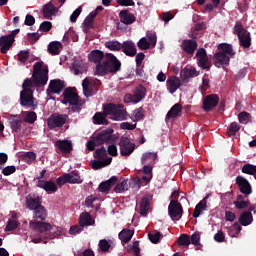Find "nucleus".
I'll return each mask as SVG.
<instances>
[{"label": "nucleus", "mask_w": 256, "mask_h": 256, "mask_svg": "<svg viewBox=\"0 0 256 256\" xmlns=\"http://www.w3.org/2000/svg\"><path fill=\"white\" fill-rule=\"evenodd\" d=\"M32 78H26L22 84L20 97H33L36 87H43L49 81V69L43 68V62H36L33 66Z\"/></svg>", "instance_id": "nucleus-1"}, {"label": "nucleus", "mask_w": 256, "mask_h": 256, "mask_svg": "<svg viewBox=\"0 0 256 256\" xmlns=\"http://www.w3.org/2000/svg\"><path fill=\"white\" fill-rule=\"evenodd\" d=\"M121 71V61L113 53H106L105 60L96 65L94 75L105 77V75H115Z\"/></svg>", "instance_id": "nucleus-2"}, {"label": "nucleus", "mask_w": 256, "mask_h": 256, "mask_svg": "<svg viewBox=\"0 0 256 256\" xmlns=\"http://www.w3.org/2000/svg\"><path fill=\"white\" fill-rule=\"evenodd\" d=\"M231 57H235V50H233V45L221 43L218 45V52L213 56V63L215 67L221 68L224 65H229Z\"/></svg>", "instance_id": "nucleus-3"}, {"label": "nucleus", "mask_w": 256, "mask_h": 256, "mask_svg": "<svg viewBox=\"0 0 256 256\" xmlns=\"http://www.w3.org/2000/svg\"><path fill=\"white\" fill-rule=\"evenodd\" d=\"M103 111L106 115H111L113 121H125L127 119V110H125L123 104H105L103 105Z\"/></svg>", "instance_id": "nucleus-4"}, {"label": "nucleus", "mask_w": 256, "mask_h": 256, "mask_svg": "<svg viewBox=\"0 0 256 256\" xmlns=\"http://www.w3.org/2000/svg\"><path fill=\"white\" fill-rule=\"evenodd\" d=\"M29 225L30 229L39 231V233H45L49 231L50 234L48 235V239H55V237H59V235H61V228L53 226L47 222L30 221Z\"/></svg>", "instance_id": "nucleus-5"}, {"label": "nucleus", "mask_w": 256, "mask_h": 256, "mask_svg": "<svg viewBox=\"0 0 256 256\" xmlns=\"http://www.w3.org/2000/svg\"><path fill=\"white\" fill-rule=\"evenodd\" d=\"M113 129L108 128L99 132L92 140L87 142L88 151H95L96 147L103 145V143H109L112 139Z\"/></svg>", "instance_id": "nucleus-6"}, {"label": "nucleus", "mask_w": 256, "mask_h": 256, "mask_svg": "<svg viewBox=\"0 0 256 256\" xmlns=\"http://www.w3.org/2000/svg\"><path fill=\"white\" fill-rule=\"evenodd\" d=\"M99 87H101V80L97 78L86 77L82 81L84 97H93V95H96L97 91H99Z\"/></svg>", "instance_id": "nucleus-7"}, {"label": "nucleus", "mask_w": 256, "mask_h": 256, "mask_svg": "<svg viewBox=\"0 0 256 256\" xmlns=\"http://www.w3.org/2000/svg\"><path fill=\"white\" fill-rule=\"evenodd\" d=\"M234 31L238 37L240 47H243V49H249V47H251V33L243 27L241 22H237L235 24Z\"/></svg>", "instance_id": "nucleus-8"}, {"label": "nucleus", "mask_w": 256, "mask_h": 256, "mask_svg": "<svg viewBox=\"0 0 256 256\" xmlns=\"http://www.w3.org/2000/svg\"><path fill=\"white\" fill-rule=\"evenodd\" d=\"M67 123V115L54 113L47 119L48 128L53 129L61 128Z\"/></svg>", "instance_id": "nucleus-9"}, {"label": "nucleus", "mask_w": 256, "mask_h": 256, "mask_svg": "<svg viewBox=\"0 0 256 256\" xmlns=\"http://www.w3.org/2000/svg\"><path fill=\"white\" fill-rule=\"evenodd\" d=\"M168 215L172 221H179L183 217V205L177 200H171L168 206Z\"/></svg>", "instance_id": "nucleus-10"}, {"label": "nucleus", "mask_w": 256, "mask_h": 256, "mask_svg": "<svg viewBox=\"0 0 256 256\" xmlns=\"http://www.w3.org/2000/svg\"><path fill=\"white\" fill-rule=\"evenodd\" d=\"M120 155L122 157H129L135 151V144L127 137H122L119 142Z\"/></svg>", "instance_id": "nucleus-11"}, {"label": "nucleus", "mask_w": 256, "mask_h": 256, "mask_svg": "<svg viewBox=\"0 0 256 256\" xmlns=\"http://www.w3.org/2000/svg\"><path fill=\"white\" fill-rule=\"evenodd\" d=\"M65 87V81L61 79H54L50 81L46 93L47 95H59V93H61Z\"/></svg>", "instance_id": "nucleus-12"}, {"label": "nucleus", "mask_w": 256, "mask_h": 256, "mask_svg": "<svg viewBox=\"0 0 256 256\" xmlns=\"http://www.w3.org/2000/svg\"><path fill=\"white\" fill-rule=\"evenodd\" d=\"M236 185H238L240 193H242L246 197L253 193V187L251 186V183H249V180H247L243 176L236 177Z\"/></svg>", "instance_id": "nucleus-13"}, {"label": "nucleus", "mask_w": 256, "mask_h": 256, "mask_svg": "<svg viewBox=\"0 0 256 256\" xmlns=\"http://www.w3.org/2000/svg\"><path fill=\"white\" fill-rule=\"evenodd\" d=\"M196 57L198 58V65L201 69H211V62H209V57H207V50L205 48H200L197 50Z\"/></svg>", "instance_id": "nucleus-14"}, {"label": "nucleus", "mask_w": 256, "mask_h": 256, "mask_svg": "<svg viewBox=\"0 0 256 256\" xmlns=\"http://www.w3.org/2000/svg\"><path fill=\"white\" fill-rule=\"evenodd\" d=\"M219 105V97H203L202 98V109L206 113H209Z\"/></svg>", "instance_id": "nucleus-15"}, {"label": "nucleus", "mask_w": 256, "mask_h": 256, "mask_svg": "<svg viewBox=\"0 0 256 256\" xmlns=\"http://www.w3.org/2000/svg\"><path fill=\"white\" fill-rule=\"evenodd\" d=\"M87 62L83 60H74L70 66V71L74 73V75H83V73H87Z\"/></svg>", "instance_id": "nucleus-16"}, {"label": "nucleus", "mask_w": 256, "mask_h": 256, "mask_svg": "<svg viewBox=\"0 0 256 256\" xmlns=\"http://www.w3.org/2000/svg\"><path fill=\"white\" fill-rule=\"evenodd\" d=\"M151 201H153V195L147 194L143 196L140 202V215L145 217L149 213V209H151Z\"/></svg>", "instance_id": "nucleus-17"}, {"label": "nucleus", "mask_w": 256, "mask_h": 256, "mask_svg": "<svg viewBox=\"0 0 256 256\" xmlns=\"http://www.w3.org/2000/svg\"><path fill=\"white\" fill-rule=\"evenodd\" d=\"M180 77L183 83H189V79H193V77H199V71L193 67L184 68L180 72Z\"/></svg>", "instance_id": "nucleus-18"}, {"label": "nucleus", "mask_w": 256, "mask_h": 256, "mask_svg": "<svg viewBox=\"0 0 256 256\" xmlns=\"http://www.w3.org/2000/svg\"><path fill=\"white\" fill-rule=\"evenodd\" d=\"M36 186L46 191V193H55L57 191V184L51 180H38Z\"/></svg>", "instance_id": "nucleus-19"}, {"label": "nucleus", "mask_w": 256, "mask_h": 256, "mask_svg": "<svg viewBox=\"0 0 256 256\" xmlns=\"http://www.w3.org/2000/svg\"><path fill=\"white\" fill-rule=\"evenodd\" d=\"M55 147H57L59 151L65 155H69V153L73 151V143H71L70 140H57Z\"/></svg>", "instance_id": "nucleus-20"}, {"label": "nucleus", "mask_w": 256, "mask_h": 256, "mask_svg": "<svg viewBox=\"0 0 256 256\" xmlns=\"http://www.w3.org/2000/svg\"><path fill=\"white\" fill-rule=\"evenodd\" d=\"M119 17H120V22L123 23L124 25H133V23L137 21V18L135 17V15L129 12V10L120 11Z\"/></svg>", "instance_id": "nucleus-21"}, {"label": "nucleus", "mask_w": 256, "mask_h": 256, "mask_svg": "<svg viewBox=\"0 0 256 256\" xmlns=\"http://www.w3.org/2000/svg\"><path fill=\"white\" fill-rule=\"evenodd\" d=\"M181 47L183 51L187 53V55H193V53L197 51L198 44L195 40H184L181 44Z\"/></svg>", "instance_id": "nucleus-22"}, {"label": "nucleus", "mask_w": 256, "mask_h": 256, "mask_svg": "<svg viewBox=\"0 0 256 256\" xmlns=\"http://www.w3.org/2000/svg\"><path fill=\"white\" fill-rule=\"evenodd\" d=\"M104 58L105 53L101 50H92L88 54V61H90V63H95L96 65H99V63H103Z\"/></svg>", "instance_id": "nucleus-23"}, {"label": "nucleus", "mask_w": 256, "mask_h": 256, "mask_svg": "<svg viewBox=\"0 0 256 256\" xmlns=\"http://www.w3.org/2000/svg\"><path fill=\"white\" fill-rule=\"evenodd\" d=\"M122 51L127 55V57H135V55H137V47L133 41L123 42Z\"/></svg>", "instance_id": "nucleus-24"}, {"label": "nucleus", "mask_w": 256, "mask_h": 256, "mask_svg": "<svg viewBox=\"0 0 256 256\" xmlns=\"http://www.w3.org/2000/svg\"><path fill=\"white\" fill-rule=\"evenodd\" d=\"M62 103L64 105H70L73 107V109H81L82 105L85 103V101L81 100L79 97H64L62 100Z\"/></svg>", "instance_id": "nucleus-25"}, {"label": "nucleus", "mask_w": 256, "mask_h": 256, "mask_svg": "<svg viewBox=\"0 0 256 256\" xmlns=\"http://www.w3.org/2000/svg\"><path fill=\"white\" fill-rule=\"evenodd\" d=\"M13 40H11L7 35L0 37V52L5 55L13 47Z\"/></svg>", "instance_id": "nucleus-26"}, {"label": "nucleus", "mask_w": 256, "mask_h": 256, "mask_svg": "<svg viewBox=\"0 0 256 256\" xmlns=\"http://www.w3.org/2000/svg\"><path fill=\"white\" fill-rule=\"evenodd\" d=\"M119 181V178L116 176H112L109 180L100 183L98 189L100 193H107V191H111V187L115 185Z\"/></svg>", "instance_id": "nucleus-27"}, {"label": "nucleus", "mask_w": 256, "mask_h": 256, "mask_svg": "<svg viewBox=\"0 0 256 256\" xmlns=\"http://www.w3.org/2000/svg\"><path fill=\"white\" fill-rule=\"evenodd\" d=\"M79 225L85 229V227H90V225H95V220L91 217L88 212H83L79 217Z\"/></svg>", "instance_id": "nucleus-28"}, {"label": "nucleus", "mask_w": 256, "mask_h": 256, "mask_svg": "<svg viewBox=\"0 0 256 256\" xmlns=\"http://www.w3.org/2000/svg\"><path fill=\"white\" fill-rule=\"evenodd\" d=\"M180 87H181V80L176 76H171L167 80V89L169 93H172V94L175 93V91H177V89H179Z\"/></svg>", "instance_id": "nucleus-29"}, {"label": "nucleus", "mask_w": 256, "mask_h": 256, "mask_svg": "<svg viewBox=\"0 0 256 256\" xmlns=\"http://www.w3.org/2000/svg\"><path fill=\"white\" fill-rule=\"evenodd\" d=\"M41 197L35 196V197H27L26 198V205L27 208L30 209V211H35L39 207H41Z\"/></svg>", "instance_id": "nucleus-30"}, {"label": "nucleus", "mask_w": 256, "mask_h": 256, "mask_svg": "<svg viewBox=\"0 0 256 256\" xmlns=\"http://www.w3.org/2000/svg\"><path fill=\"white\" fill-rule=\"evenodd\" d=\"M239 223L243 227H247L253 223V214L251 211H243L239 216Z\"/></svg>", "instance_id": "nucleus-31"}, {"label": "nucleus", "mask_w": 256, "mask_h": 256, "mask_svg": "<svg viewBox=\"0 0 256 256\" xmlns=\"http://www.w3.org/2000/svg\"><path fill=\"white\" fill-rule=\"evenodd\" d=\"M205 29H207V24L205 22L196 23L195 27L191 29L189 37L192 39H199V37H201V35H199V31H205Z\"/></svg>", "instance_id": "nucleus-32"}, {"label": "nucleus", "mask_w": 256, "mask_h": 256, "mask_svg": "<svg viewBox=\"0 0 256 256\" xmlns=\"http://www.w3.org/2000/svg\"><path fill=\"white\" fill-rule=\"evenodd\" d=\"M107 115L105 113V110H103V113L101 112H96L95 115L93 116V121L95 125H109V120L107 119Z\"/></svg>", "instance_id": "nucleus-33"}, {"label": "nucleus", "mask_w": 256, "mask_h": 256, "mask_svg": "<svg viewBox=\"0 0 256 256\" xmlns=\"http://www.w3.org/2000/svg\"><path fill=\"white\" fill-rule=\"evenodd\" d=\"M56 11H57V7H55V5H53L51 2L44 5L43 7L44 19H52Z\"/></svg>", "instance_id": "nucleus-34"}, {"label": "nucleus", "mask_w": 256, "mask_h": 256, "mask_svg": "<svg viewBox=\"0 0 256 256\" xmlns=\"http://www.w3.org/2000/svg\"><path fill=\"white\" fill-rule=\"evenodd\" d=\"M9 121L12 131L19 133L21 131V125H23V120L19 116H11Z\"/></svg>", "instance_id": "nucleus-35"}, {"label": "nucleus", "mask_w": 256, "mask_h": 256, "mask_svg": "<svg viewBox=\"0 0 256 256\" xmlns=\"http://www.w3.org/2000/svg\"><path fill=\"white\" fill-rule=\"evenodd\" d=\"M181 111H183V106L179 103H176L168 111L166 119H176V117H179V113H181Z\"/></svg>", "instance_id": "nucleus-36"}, {"label": "nucleus", "mask_w": 256, "mask_h": 256, "mask_svg": "<svg viewBox=\"0 0 256 256\" xmlns=\"http://www.w3.org/2000/svg\"><path fill=\"white\" fill-rule=\"evenodd\" d=\"M133 235H135L133 230L125 228L118 234V237L122 243H129L130 239H133Z\"/></svg>", "instance_id": "nucleus-37"}, {"label": "nucleus", "mask_w": 256, "mask_h": 256, "mask_svg": "<svg viewBox=\"0 0 256 256\" xmlns=\"http://www.w3.org/2000/svg\"><path fill=\"white\" fill-rule=\"evenodd\" d=\"M61 49H63V44L58 41L51 42L48 45V53H50V55H59L61 53Z\"/></svg>", "instance_id": "nucleus-38"}, {"label": "nucleus", "mask_w": 256, "mask_h": 256, "mask_svg": "<svg viewBox=\"0 0 256 256\" xmlns=\"http://www.w3.org/2000/svg\"><path fill=\"white\" fill-rule=\"evenodd\" d=\"M34 219H40V221H45L47 219V210L45 206L41 205L36 210H34L33 214Z\"/></svg>", "instance_id": "nucleus-39"}, {"label": "nucleus", "mask_w": 256, "mask_h": 256, "mask_svg": "<svg viewBox=\"0 0 256 256\" xmlns=\"http://www.w3.org/2000/svg\"><path fill=\"white\" fill-rule=\"evenodd\" d=\"M207 209V198H204L202 201H200L195 209H194V213H193V217L194 219H197V217H199V215H201L202 211H205Z\"/></svg>", "instance_id": "nucleus-40"}, {"label": "nucleus", "mask_w": 256, "mask_h": 256, "mask_svg": "<svg viewBox=\"0 0 256 256\" xmlns=\"http://www.w3.org/2000/svg\"><path fill=\"white\" fill-rule=\"evenodd\" d=\"M106 49H109V51H121L123 49V44H121L117 40H110L105 43Z\"/></svg>", "instance_id": "nucleus-41"}, {"label": "nucleus", "mask_w": 256, "mask_h": 256, "mask_svg": "<svg viewBox=\"0 0 256 256\" xmlns=\"http://www.w3.org/2000/svg\"><path fill=\"white\" fill-rule=\"evenodd\" d=\"M141 161L143 165L147 163H155V161H157V153L155 152L144 153L141 158Z\"/></svg>", "instance_id": "nucleus-42"}, {"label": "nucleus", "mask_w": 256, "mask_h": 256, "mask_svg": "<svg viewBox=\"0 0 256 256\" xmlns=\"http://www.w3.org/2000/svg\"><path fill=\"white\" fill-rule=\"evenodd\" d=\"M69 176L68 178V183L71 184H81L83 183V179H81V176L79 175V172L73 171L71 173L66 174Z\"/></svg>", "instance_id": "nucleus-43"}, {"label": "nucleus", "mask_w": 256, "mask_h": 256, "mask_svg": "<svg viewBox=\"0 0 256 256\" xmlns=\"http://www.w3.org/2000/svg\"><path fill=\"white\" fill-rule=\"evenodd\" d=\"M177 243L180 247H189L191 245V237L188 234H181L177 239Z\"/></svg>", "instance_id": "nucleus-44"}, {"label": "nucleus", "mask_w": 256, "mask_h": 256, "mask_svg": "<svg viewBox=\"0 0 256 256\" xmlns=\"http://www.w3.org/2000/svg\"><path fill=\"white\" fill-rule=\"evenodd\" d=\"M148 239L153 243L154 245H157L163 239V234L159 231H154L148 234Z\"/></svg>", "instance_id": "nucleus-45"}, {"label": "nucleus", "mask_w": 256, "mask_h": 256, "mask_svg": "<svg viewBox=\"0 0 256 256\" xmlns=\"http://www.w3.org/2000/svg\"><path fill=\"white\" fill-rule=\"evenodd\" d=\"M147 95V89L143 85L136 87L134 95L126 94L125 97H145Z\"/></svg>", "instance_id": "nucleus-46"}, {"label": "nucleus", "mask_w": 256, "mask_h": 256, "mask_svg": "<svg viewBox=\"0 0 256 256\" xmlns=\"http://www.w3.org/2000/svg\"><path fill=\"white\" fill-rule=\"evenodd\" d=\"M242 173H245L246 175H254V179L256 180V166L253 164H245L242 167Z\"/></svg>", "instance_id": "nucleus-47"}, {"label": "nucleus", "mask_w": 256, "mask_h": 256, "mask_svg": "<svg viewBox=\"0 0 256 256\" xmlns=\"http://www.w3.org/2000/svg\"><path fill=\"white\" fill-rule=\"evenodd\" d=\"M238 120H239V123H241L242 125H247V123L251 121V114L245 111L240 112L238 114Z\"/></svg>", "instance_id": "nucleus-48"}, {"label": "nucleus", "mask_w": 256, "mask_h": 256, "mask_svg": "<svg viewBox=\"0 0 256 256\" xmlns=\"http://www.w3.org/2000/svg\"><path fill=\"white\" fill-rule=\"evenodd\" d=\"M62 97H79V94L77 93V88L75 87L64 88Z\"/></svg>", "instance_id": "nucleus-49"}, {"label": "nucleus", "mask_w": 256, "mask_h": 256, "mask_svg": "<svg viewBox=\"0 0 256 256\" xmlns=\"http://www.w3.org/2000/svg\"><path fill=\"white\" fill-rule=\"evenodd\" d=\"M20 103L23 107H34L35 98L34 97H20Z\"/></svg>", "instance_id": "nucleus-50"}, {"label": "nucleus", "mask_w": 256, "mask_h": 256, "mask_svg": "<svg viewBox=\"0 0 256 256\" xmlns=\"http://www.w3.org/2000/svg\"><path fill=\"white\" fill-rule=\"evenodd\" d=\"M241 130V126L237 122H232L228 128V135L231 137Z\"/></svg>", "instance_id": "nucleus-51"}, {"label": "nucleus", "mask_w": 256, "mask_h": 256, "mask_svg": "<svg viewBox=\"0 0 256 256\" xmlns=\"http://www.w3.org/2000/svg\"><path fill=\"white\" fill-rule=\"evenodd\" d=\"M98 245L100 251H102L103 253H109V249H111V244H109V241H107L106 239H102L99 241Z\"/></svg>", "instance_id": "nucleus-52"}, {"label": "nucleus", "mask_w": 256, "mask_h": 256, "mask_svg": "<svg viewBox=\"0 0 256 256\" xmlns=\"http://www.w3.org/2000/svg\"><path fill=\"white\" fill-rule=\"evenodd\" d=\"M143 117H144L143 108L140 107L133 111L131 119H132V121H141V119H143Z\"/></svg>", "instance_id": "nucleus-53"}, {"label": "nucleus", "mask_w": 256, "mask_h": 256, "mask_svg": "<svg viewBox=\"0 0 256 256\" xmlns=\"http://www.w3.org/2000/svg\"><path fill=\"white\" fill-rule=\"evenodd\" d=\"M137 45L141 49V51H146L147 49H150V47H151V44L149 43V41H147V38H145V37L141 38L138 41Z\"/></svg>", "instance_id": "nucleus-54"}, {"label": "nucleus", "mask_w": 256, "mask_h": 256, "mask_svg": "<svg viewBox=\"0 0 256 256\" xmlns=\"http://www.w3.org/2000/svg\"><path fill=\"white\" fill-rule=\"evenodd\" d=\"M190 243H192V245H195L196 247L201 245V233H193L190 237Z\"/></svg>", "instance_id": "nucleus-55"}, {"label": "nucleus", "mask_w": 256, "mask_h": 256, "mask_svg": "<svg viewBox=\"0 0 256 256\" xmlns=\"http://www.w3.org/2000/svg\"><path fill=\"white\" fill-rule=\"evenodd\" d=\"M94 157L95 159H103V157H107V149H105V147H101L99 149H96L94 152Z\"/></svg>", "instance_id": "nucleus-56"}, {"label": "nucleus", "mask_w": 256, "mask_h": 256, "mask_svg": "<svg viewBox=\"0 0 256 256\" xmlns=\"http://www.w3.org/2000/svg\"><path fill=\"white\" fill-rule=\"evenodd\" d=\"M18 61H20V63H27V61H29V51L27 50H22L18 53Z\"/></svg>", "instance_id": "nucleus-57"}, {"label": "nucleus", "mask_w": 256, "mask_h": 256, "mask_svg": "<svg viewBox=\"0 0 256 256\" xmlns=\"http://www.w3.org/2000/svg\"><path fill=\"white\" fill-rule=\"evenodd\" d=\"M128 185L127 180H123L121 183L117 184L114 188L115 193H123V191H127Z\"/></svg>", "instance_id": "nucleus-58"}, {"label": "nucleus", "mask_w": 256, "mask_h": 256, "mask_svg": "<svg viewBox=\"0 0 256 256\" xmlns=\"http://www.w3.org/2000/svg\"><path fill=\"white\" fill-rule=\"evenodd\" d=\"M24 121L30 124L35 123V121H37V113H35L34 111L28 112L24 118Z\"/></svg>", "instance_id": "nucleus-59"}, {"label": "nucleus", "mask_w": 256, "mask_h": 256, "mask_svg": "<svg viewBox=\"0 0 256 256\" xmlns=\"http://www.w3.org/2000/svg\"><path fill=\"white\" fill-rule=\"evenodd\" d=\"M53 28V24L50 21H44L40 24L39 29L43 32V33H47L49 31H51V29Z\"/></svg>", "instance_id": "nucleus-60"}, {"label": "nucleus", "mask_w": 256, "mask_h": 256, "mask_svg": "<svg viewBox=\"0 0 256 256\" xmlns=\"http://www.w3.org/2000/svg\"><path fill=\"white\" fill-rule=\"evenodd\" d=\"M17 227H19V223H17V221L9 220L6 225L5 231H15Z\"/></svg>", "instance_id": "nucleus-61"}, {"label": "nucleus", "mask_w": 256, "mask_h": 256, "mask_svg": "<svg viewBox=\"0 0 256 256\" xmlns=\"http://www.w3.org/2000/svg\"><path fill=\"white\" fill-rule=\"evenodd\" d=\"M83 226H81L80 224L75 225V226H71L69 233L70 235H79V233H81V231H83Z\"/></svg>", "instance_id": "nucleus-62"}, {"label": "nucleus", "mask_w": 256, "mask_h": 256, "mask_svg": "<svg viewBox=\"0 0 256 256\" xmlns=\"http://www.w3.org/2000/svg\"><path fill=\"white\" fill-rule=\"evenodd\" d=\"M17 171V168L15 166H7L2 170L3 175L5 177H9V175H13Z\"/></svg>", "instance_id": "nucleus-63"}, {"label": "nucleus", "mask_w": 256, "mask_h": 256, "mask_svg": "<svg viewBox=\"0 0 256 256\" xmlns=\"http://www.w3.org/2000/svg\"><path fill=\"white\" fill-rule=\"evenodd\" d=\"M81 11H83V8L78 7L70 16L71 23H75L77 21V18L81 15Z\"/></svg>", "instance_id": "nucleus-64"}]
</instances>
